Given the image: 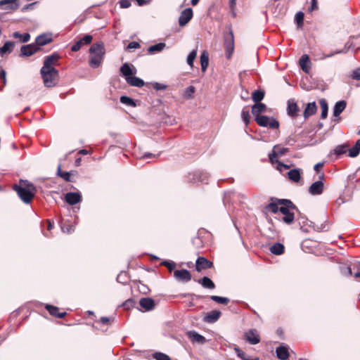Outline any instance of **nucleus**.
<instances>
[{
  "instance_id": "nucleus-1",
  "label": "nucleus",
  "mask_w": 360,
  "mask_h": 360,
  "mask_svg": "<svg viewBox=\"0 0 360 360\" xmlns=\"http://www.w3.org/2000/svg\"><path fill=\"white\" fill-rule=\"evenodd\" d=\"M13 189L19 198L27 204L31 202L36 193L35 186L27 180H21L20 185H15Z\"/></svg>"
},
{
  "instance_id": "nucleus-2",
  "label": "nucleus",
  "mask_w": 360,
  "mask_h": 360,
  "mask_svg": "<svg viewBox=\"0 0 360 360\" xmlns=\"http://www.w3.org/2000/svg\"><path fill=\"white\" fill-rule=\"evenodd\" d=\"M105 49L101 44H94L89 49L91 54L89 65L93 68H97L101 64L105 54Z\"/></svg>"
},
{
  "instance_id": "nucleus-3",
  "label": "nucleus",
  "mask_w": 360,
  "mask_h": 360,
  "mask_svg": "<svg viewBox=\"0 0 360 360\" xmlns=\"http://www.w3.org/2000/svg\"><path fill=\"white\" fill-rule=\"evenodd\" d=\"M20 8V0H0V21L8 20V15L13 13Z\"/></svg>"
},
{
  "instance_id": "nucleus-4",
  "label": "nucleus",
  "mask_w": 360,
  "mask_h": 360,
  "mask_svg": "<svg viewBox=\"0 0 360 360\" xmlns=\"http://www.w3.org/2000/svg\"><path fill=\"white\" fill-rule=\"evenodd\" d=\"M279 204L281 205L279 211L284 215L282 220L288 224H291L295 218L294 210H297L295 205L289 200H279Z\"/></svg>"
},
{
  "instance_id": "nucleus-5",
  "label": "nucleus",
  "mask_w": 360,
  "mask_h": 360,
  "mask_svg": "<svg viewBox=\"0 0 360 360\" xmlns=\"http://www.w3.org/2000/svg\"><path fill=\"white\" fill-rule=\"evenodd\" d=\"M44 84L46 87L51 88L57 85L59 79V72L56 69L40 70Z\"/></svg>"
},
{
  "instance_id": "nucleus-6",
  "label": "nucleus",
  "mask_w": 360,
  "mask_h": 360,
  "mask_svg": "<svg viewBox=\"0 0 360 360\" xmlns=\"http://www.w3.org/2000/svg\"><path fill=\"white\" fill-rule=\"evenodd\" d=\"M224 46L226 57L229 59L234 51V35L231 26H227L224 34Z\"/></svg>"
},
{
  "instance_id": "nucleus-7",
  "label": "nucleus",
  "mask_w": 360,
  "mask_h": 360,
  "mask_svg": "<svg viewBox=\"0 0 360 360\" xmlns=\"http://www.w3.org/2000/svg\"><path fill=\"white\" fill-rule=\"evenodd\" d=\"M255 121L260 127H269L272 129H276L279 127V123L276 119L269 117L266 115L255 117Z\"/></svg>"
},
{
  "instance_id": "nucleus-8",
  "label": "nucleus",
  "mask_w": 360,
  "mask_h": 360,
  "mask_svg": "<svg viewBox=\"0 0 360 360\" xmlns=\"http://www.w3.org/2000/svg\"><path fill=\"white\" fill-rule=\"evenodd\" d=\"M60 56L57 53H53L50 56H48L45 58L44 61V65L41 70L43 71L46 70L56 69L53 65L58 61Z\"/></svg>"
},
{
  "instance_id": "nucleus-9",
  "label": "nucleus",
  "mask_w": 360,
  "mask_h": 360,
  "mask_svg": "<svg viewBox=\"0 0 360 360\" xmlns=\"http://www.w3.org/2000/svg\"><path fill=\"white\" fill-rule=\"evenodd\" d=\"M174 277L179 282L187 283L191 280V274L187 269L176 270Z\"/></svg>"
},
{
  "instance_id": "nucleus-10",
  "label": "nucleus",
  "mask_w": 360,
  "mask_h": 360,
  "mask_svg": "<svg viewBox=\"0 0 360 360\" xmlns=\"http://www.w3.org/2000/svg\"><path fill=\"white\" fill-rule=\"evenodd\" d=\"M323 188L324 184L323 181L319 180L311 184L308 188V191L312 195H319L323 193Z\"/></svg>"
},
{
  "instance_id": "nucleus-11",
  "label": "nucleus",
  "mask_w": 360,
  "mask_h": 360,
  "mask_svg": "<svg viewBox=\"0 0 360 360\" xmlns=\"http://www.w3.org/2000/svg\"><path fill=\"white\" fill-rule=\"evenodd\" d=\"M53 34L51 32H44L37 37L35 43L38 46L46 45L52 41Z\"/></svg>"
},
{
  "instance_id": "nucleus-12",
  "label": "nucleus",
  "mask_w": 360,
  "mask_h": 360,
  "mask_svg": "<svg viewBox=\"0 0 360 360\" xmlns=\"http://www.w3.org/2000/svg\"><path fill=\"white\" fill-rule=\"evenodd\" d=\"M212 266L213 263L204 257H198L195 262L197 271H200L202 269H210Z\"/></svg>"
},
{
  "instance_id": "nucleus-13",
  "label": "nucleus",
  "mask_w": 360,
  "mask_h": 360,
  "mask_svg": "<svg viewBox=\"0 0 360 360\" xmlns=\"http://www.w3.org/2000/svg\"><path fill=\"white\" fill-rule=\"evenodd\" d=\"M40 49L38 47V46L35 44H31L25 46H22L21 47V56H30L33 55L34 53L39 51Z\"/></svg>"
},
{
  "instance_id": "nucleus-14",
  "label": "nucleus",
  "mask_w": 360,
  "mask_h": 360,
  "mask_svg": "<svg viewBox=\"0 0 360 360\" xmlns=\"http://www.w3.org/2000/svg\"><path fill=\"white\" fill-rule=\"evenodd\" d=\"M139 304L143 311H149L154 309L155 301L150 297H143L139 300Z\"/></svg>"
},
{
  "instance_id": "nucleus-15",
  "label": "nucleus",
  "mask_w": 360,
  "mask_h": 360,
  "mask_svg": "<svg viewBox=\"0 0 360 360\" xmlns=\"http://www.w3.org/2000/svg\"><path fill=\"white\" fill-rule=\"evenodd\" d=\"M92 39L91 35L86 34L72 46L71 51L74 52L78 51L81 49L82 46L90 44Z\"/></svg>"
},
{
  "instance_id": "nucleus-16",
  "label": "nucleus",
  "mask_w": 360,
  "mask_h": 360,
  "mask_svg": "<svg viewBox=\"0 0 360 360\" xmlns=\"http://www.w3.org/2000/svg\"><path fill=\"white\" fill-rule=\"evenodd\" d=\"M245 340L251 345H257L260 342V338L257 330L251 329L245 333Z\"/></svg>"
},
{
  "instance_id": "nucleus-17",
  "label": "nucleus",
  "mask_w": 360,
  "mask_h": 360,
  "mask_svg": "<svg viewBox=\"0 0 360 360\" xmlns=\"http://www.w3.org/2000/svg\"><path fill=\"white\" fill-rule=\"evenodd\" d=\"M65 201L71 205H76L81 202L82 197L79 193L69 192L65 195Z\"/></svg>"
},
{
  "instance_id": "nucleus-18",
  "label": "nucleus",
  "mask_w": 360,
  "mask_h": 360,
  "mask_svg": "<svg viewBox=\"0 0 360 360\" xmlns=\"http://www.w3.org/2000/svg\"><path fill=\"white\" fill-rule=\"evenodd\" d=\"M221 313L218 310H212L208 312L204 317L203 321L206 323H212L216 322L220 317Z\"/></svg>"
},
{
  "instance_id": "nucleus-19",
  "label": "nucleus",
  "mask_w": 360,
  "mask_h": 360,
  "mask_svg": "<svg viewBox=\"0 0 360 360\" xmlns=\"http://www.w3.org/2000/svg\"><path fill=\"white\" fill-rule=\"evenodd\" d=\"M187 335L188 338L193 342L204 344L206 342L205 338L195 330L188 331L187 333Z\"/></svg>"
},
{
  "instance_id": "nucleus-20",
  "label": "nucleus",
  "mask_w": 360,
  "mask_h": 360,
  "mask_svg": "<svg viewBox=\"0 0 360 360\" xmlns=\"http://www.w3.org/2000/svg\"><path fill=\"white\" fill-rule=\"evenodd\" d=\"M192 180L193 182L207 183L209 179V174L204 171H198L193 174Z\"/></svg>"
},
{
  "instance_id": "nucleus-21",
  "label": "nucleus",
  "mask_w": 360,
  "mask_h": 360,
  "mask_svg": "<svg viewBox=\"0 0 360 360\" xmlns=\"http://www.w3.org/2000/svg\"><path fill=\"white\" fill-rule=\"evenodd\" d=\"M193 15V11L191 8H187L181 11L179 22H188Z\"/></svg>"
},
{
  "instance_id": "nucleus-22",
  "label": "nucleus",
  "mask_w": 360,
  "mask_h": 360,
  "mask_svg": "<svg viewBox=\"0 0 360 360\" xmlns=\"http://www.w3.org/2000/svg\"><path fill=\"white\" fill-rule=\"evenodd\" d=\"M299 64L304 72L308 73L309 72L311 69V63L307 54L302 55L299 60Z\"/></svg>"
},
{
  "instance_id": "nucleus-23",
  "label": "nucleus",
  "mask_w": 360,
  "mask_h": 360,
  "mask_svg": "<svg viewBox=\"0 0 360 360\" xmlns=\"http://www.w3.org/2000/svg\"><path fill=\"white\" fill-rule=\"evenodd\" d=\"M266 105L262 103H256L252 107V113L255 117L261 115L260 114L266 112Z\"/></svg>"
},
{
  "instance_id": "nucleus-24",
  "label": "nucleus",
  "mask_w": 360,
  "mask_h": 360,
  "mask_svg": "<svg viewBox=\"0 0 360 360\" xmlns=\"http://www.w3.org/2000/svg\"><path fill=\"white\" fill-rule=\"evenodd\" d=\"M45 308L46 309H47V311L49 312V314L53 316H55V317H57V318H63L65 314H66V312H60L59 313L58 312V307H55V306H53V305H51V304H46L45 305Z\"/></svg>"
},
{
  "instance_id": "nucleus-25",
  "label": "nucleus",
  "mask_w": 360,
  "mask_h": 360,
  "mask_svg": "<svg viewBox=\"0 0 360 360\" xmlns=\"http://www.w3.org/2000/svg\"><path fill=\"white\" fill-rule=\"evenodd\" d=\"M347 102L344 100L337 102L333 108V115L337 117L345 110Z\"/></svg>"
},
{
  "instance_id": "nucleus-26",
  "label": "nucleus",
  "mask_w": 360,
  "mask_h": 360,
  "mask_svg": "<svg viewBox=\"0 0 360 360\" xmlns=\"http://www.w3.org/2000/svg\"><path fill=\"white\" fill-rule=\"evenodd\" d=\"M15 44V42L11 41L5 42V44L0 48V56H4L5 54L11 53Z\"/></svg>"
},
{
  "instance_id": "nucleus-27",
  "label": "nucleus",
  "mask_w": 360,
  "mask_h": 360,
  "mask_svg": "<svg viewBox=\"0 0 360 360\" xmlns=\"http://www.w3.org/2000/svg\"><path fill=\"white\" fill-rule=\"evenodd\" d=\"M120 70L122 75L124 77L126 81L127 77H130L136 73V71L134 72L131 68L130 65L127 63H124L121 66Z\"/></svg>"
},
{
  "instance_id": "nucleus-28",
  "label": "nucleus",
  "mask_w": 360,
  "mask_h": 360,
  "mask_svg": "<svg viewBox=\"0 0 360 360\" xmlns=\"http://www.w3.org/2000/svg\"><path fill=\"white\" fill-rule=\"evenodd\" d=\"M276 353L277 357L281 360H286L289 357L288 349L286 347L280 346L276 348Z\"/></svg>"
},
{
  "instance_id": "nucleus-29",
  "label": "nucleus",
  "mask_w": 360,
  "mask_h": 360,
  "mask_svg": "<svg viewBox=\"0 0 360 360\" xmlns=\"http://www.w3.org/2000/svg\"><path fill=\"white\" fill-rule=\"evenodd\" d=\"M317 110V107L315 102H311L307 103L305 110L304 111V117L305 118L309 117V116L313 115L316 113Z\"/></svg>"
},
{
  "instance_id": "nucleus-30",
  "label": "nucleus",
  "mask_w": 360,
  "mask_h": 360,
  "mask_svg": "<svg viewBox=\"0 0 360 360\" xmlns=\"http://www.w3.org/2000/svg\"><path fill=\"white\" fill-rule=\"evenodd\" d=\"M288 114L291 117H295L298 111V107L294 100L290 99L288 101Z\"/></svg>"
},
{
  "instance_id": "nucleus-31",
  "label": "nucleus",
  "mask_w": 360,
  "mask_h": 360,
  "mask_svg": "<svg viewBox=\"0 0 360 360\" xmlns=\"http://www.w3.org/2000/svg\"><path fill=\"white\" fill-rule=\"evenodd\" d=\"M126 82L131 86L141 87L144 85V82L143 79L134 76L127 77Z\"/></svg>"
},
{
  "instance_id": "nucleus-32",
  "label": "nucleus",
  "mask_w": 360,
  "mask_h": 360,
  "mask_svg": "<svg viewBox=\"0 0 360 360\" xmlns=\"http://www.w3.org/2000/svg\"><path fill=\"white\" fill-rule=\"evenodd\" d=\"M198 283L205 288L214 289L215 285L213 281L208 277L204 276L198 281Z\"/></svg>"
},
{
  "instance_id": "nucleus-33",
  "label": "nucleus",
  "mask_w": 360,
  "mask_h": 360,
  "mask_svg": "<svg viewBox=\"0 0 360 360\" xmlns=\"http://www.w3.org/2000/svg\"><path fill=\"white\" fill-rule=\"evenodd\" d=\"M270 251L274 255H281L284 252V246L280 243H276L270 248Z\"/></svg>"
},
{
  "instance_id": "nucleus-34",
  "label": "nucleus",
  "mask_w": 360,
  "mask_h": 360,
  "mask_svg": "<svg viewBox=\"0 0 360 360\" xmlns=\"http://www.w3.org/2000/svg\"><path fill=\"white\" fill-rule=\"evenodd\" d=\"M288 178L294 182H298L300 179V170L299 169H293L288 172Z\"/></svg>"
},
{
  "instance_id": "nucleus-35",
  "label": "nucleus",
  "mask_w": 360,
  "mask_h": 360,
  "mask_svg": "<svg viewBox=\"0 0 360 360\" xmlns=\"http://www.w3.org/2000/svg\"><path fill=\"white\" fill-rule=\"evenodd\" d=\"M209 64V57L208 54L204 51L200 55V65H201V69L203 72H205Z\"/></svg>"
},
{
  "instance_id": "nucleus-36",
  "label": "nucleus",
  "mask_w": 360,
  "mask_h": 360,
  "mask_svg": "<svg viewBox=\"0 0 360 360\" xmlns=\"http://www.w3.org/2000/svg\"><path fill=\"white\" fill-rule=\"evenodd\" d=\"M360 153V139H358L354 146L349 150V156L351 158L356 157Z\"/></svg>"
},
{
  "instance_id": "nucleus-37",
  "label": "nucleus",
  "mask_w": 360,
  "mask_h": 360,
  "mask_svg": "<svg viewBox=\"0 0 360 360\" xmlns=\"http://www.w3.org/2000/svg\"><path fill=\"white\" fill-rule=\"evenodd\" d=\"M166 46V44L163 42H160L158 44H156L155 45L150 46L148 49V51L150 53H155L157 52L162 51Z\"/></svg>"
},
{
  "instance_id": "nucleus-38",
  "label": "nucleus",
  "mask_w": 360,
  "mask_h": 360,
  "mask_svg": "<svg viewBox=\"0 0 360 360\" xmlns=\"http://www.w3.org/2000/svg\"><path fill=\"white\" fill-rule=\"evenodd\" d=\"M348 150V146L347 144H341L337 146L330 153V154H335L337 155H343Z\"/></svg>"
},
{
  "instance_id": "nucleus-39",
  "label": "nucleus",
  "mask_w": 360,
  "mask_h": 360,
  "mask_svg": "<svg viewBox=\"0 0 360 360\" xmlns=\"http://www.w3.org/2000/svg\"><path fill=\"white\" fill-rule=\"evenodd\" d=\"M13 37L15 39H18L20 40V41H21L22 43L27 42L30 39V35L29 33L20 34L18 32H13Z\"/></svg>"
},
{
  "instance_id": "nucleus-40",
  "label": "nucleus",
  "mask_w": 360,
  "mask_h": 360,
  "mask_svg": "<svg viewBox=\"0 0 360 360\" xmlns=\"http://www.w3.org/2000/svg\"><path fill=\"white\" fill-rule=\"evenodd\" d=\"M264 97V92L262 90H257L252 93V98L255 103H259Z\"/></svg>"
},
{
  "instance_id": "nucleus-41",
  "label": "nucleus",
  "mask_w": 360,
  "mask_h": 360,
  "mask_svg": "<svg viewBox=\"0 0 360 360\" xmlns=\"http://www.w3.org/2000/svg\"><path fill=\"white\" fill-rule=\"evenodd\" d=\"M320 105H321V118L326 119L327 117L328 110L327 102L326 101L325 99H321L320 101Z\"/></svg>"
},
{
  "instance_id": "nucleus-42",
  "label": "nucleus",
  "mask_w": 360,
  "mask_h": 360,
  "mask_svg": "<svg viewBox=\"0 0 360 360\" xmlns=\"http://www.w3.org/2000/svg\"><path fill=\"white\" fill-rule=\"evenodd\" d=\"M195 88L193 86H189L184 91L183 96L186 99H191L193 97Z\"/></svg>"
},
{
  "instance_id": "nucleus-43",
  "label": "nucleus",
  "mask_w": 360,
  "mask_h": 360,
  "mask_svg": "<svg viewBox=\"0 0 360 360\" xmlns=\"http://www.w3.org/2000/svg\"><path fill=\"white\" fill-rule=\"evenodd\" d=\"M120 102L124 105H127L128 106L135 107L136 103L135 101L131 98L129 96H122L120 97Z\"/></svg>"
},
{
  "instance_id": "nucleus-44",
  "label": "nucleus",
  "mask_w": 360,
  "mask_h": 360,
  "mask_svg": "<svg viewBox=\"0 0 360 360\" xmlns=\"http://www.w3.org/2000/svg\"><path fill=\"white\" fill-rule=\"evenodd\" d=\"M279 205L281 206V204H279V200H278L277 202H271L269 203L266 207V210L267 211L271 212L273 213H276L279 210Z\"/></svg>"
},
{
  "instance_id": "nucleus-45",
  "label": "nucleus",
  "mask_w": 360,
  "mask_h": 360,
  "mask_svg": "<svg viewBox=\"0 0 360 360\" xmlns=\"http://www.w3.org/2000/svg\"><path fill=\"white\" fill-rule=\"evenodd\" d=\"M210 299L217 303L221 304H227L229 302V299L224 297H220L217 295H212L210 296Z\"/></svg>"
},
{
  "instance_id": "nucleus-46",
  "label": "nucleus",
  "mask_w": 360,
  "mask_h": 360,
  "mask_svg": "<svg viewBox=\"0 0 360 360\" xmlns=\"http://www.w3.org/2000/svg\"><path fill=\"white\" fill-rule=\"evenodd\" d=\"M57 174L66 181H70V173L68 172H62L60 165H58Z\"/></svg>"
},
{
  "instance_id": "nucleus-47",
  "label": "nucleus",
  "mask_w": 360,
  "mask_h": 360,
  "mask_svg": "<svg viewBox=\"0 0 360 360\" xmlns=\"http://www.w3.org/2000/svg\"><path fill=\"white\" fill-rule=\"evenodd\" d=\"M272 150H274V153H275L277 155L278 157H281L289 151L288 148H281L279 146H275Z\"/></svg>"
},
{
  "instance_id": "nucleus-48",
  "label": "nucleus",
  "mask_w": 360,
  "mask_h": 360,
  "mask_svg": "<svg viewBox=\"0 0 360 360\" xmlns=\"http://www.w3.org/2000/svg\"><path fill=\"white\" fill-rule=\"evenodd\" d=\"M197 56V50H193L188 56L186 61L188 65L191 67H193V62Z\"/></svg>"
},
{
  "instance_id": "nucleus-49",
  "label": "nucleus",
  "mask_w": 360,
  "mask_h": 360,
  "mask_svg": "<svg viewBox=\"0 0 360 360\" xmlns=\"http://www.w3.org/2000/svg\"><path fill=\"white\" fill-rule=\"evenodd\" d=\"M345 53V51L344 50H337L334 52H331L329 54H324V53H321L318 58L317 59L318 60H324L326 58H330V57H333L334 55L335 54H338V53Z\"/></svg>"
},
{
  "instance_id": "nucleus-50",
  "label": "nucleus",
  "mask_w": 360,
  "mask_h": 360,
  "mask_svg": "<svg viewBox=\"0 0 360 360\" xmlns=\"http://www.w3.org/2000/svg\"><path fill=\"white\" fill-rule=\"evenodd\" d=\"M153 358L156 360H171L170 357L162 352H155L153 354Z\"/></svg>"
},
{
  "instance_id": "nucleus-51",
  "label": "nucleus",
  "mask_w": 360,
  "mask_h": 360,
  "mask_svg": "<svg viewBox=\"0 0 360 360\" xmlns=\"http://www.w3.org/2000/svg\"><path fill=\"white\" fill-rule=\"evenodd\" d=\"M161 264L167 267V269H169V271H173L176 267V264L173 261L165 260L161 262Z\"/></svg>"
},
{
  "instance_id": "nucleus-52",
  "label": "nucleus",
  "mask_w": 360,
  "mask_h": 360,
  "mask_svg": "<svg viewBox=\"0 0 360 360\" xmlns=\"http://www.w3.org/2000/svg\"><path fill=\"white\" fill-rule=\"evenodd\" d=\"M235 351L237 354V356L243 360H258L257 358L255 359H250L248 358L246 356H247L246 354L239 348H235Z\"/></svg>"
},
{
  "instance_id": "nucleus-53",
  "label": "nucleus",
  "mask_w": 360,
  "mask_h": 360,
  "mask_svg": "<svg viewBox=\"0 0 360 360\" xmlns=\"http://www.w3.org/2000/svg\"><path fill=\"white\" fill-rule=\"evenodd\" d=\"M241 118L246 125L248 124L250 119L249 111L243 110L241 112Z\"/></svg>"
},
{
  "instance_id": "nucleus-54",
  "label": "nucleus",
  "mask_w": 360,
  "mask_h": 360,
  "mask_svg": "<svg viewBox=\"0 0 360 360\" xmlns=\"http://www.w3.org/2000/svg\"><path fill=\"white\" fill-rule=\"evenodd\" d=\"M117 282L119 283H123V284H125L127 283L128 281H127V274L125 272H122L120 273L117 276Z\"/></svg>"
},
{
  "instance_id": "nucleus-55",
  "label": "nucleus",
  "mask_w": 360,
  "mask_h": 360,
  "mask_svg": "<svg viewBox=\"0 0 360 360\" xmlns=\"http://www.w3.org/2000/svg\"><path fill=\"white\" fill-rule=\"evenodd\" d=\"M269 160L270 162L272 163V164H275L276 163L277 165L278 164V162H280L278 160V156L277 155L274 153V150H272L271 153L269 154Z\"/></svg>"
},
{
  "instance_id": "nucleus-56",
  "label": "nucleus",
  "mask_w": 360,
  "mask_h": 360,
  "mask_svg": "<svg viewBox=\"0 0 360 360\" xmlns=\"http://www.w3.org/2000/svg\"><path fill=\"white\" fill-rule=\"evenodd\" d=\"M304 18V14L302 11H299L296 13L295 16V22H303Z\"/></svg>"
},
{
  "instance_id": "nucleus-57",
  "label": "nucleus",
  "mask_w": 360,
  "mask_h": 360,
  "mask_svg": "<svg viewBox=\"0 0 360 360\" xmlns=\"http://www.w3.org/2000/svg\"><path fill=\"white\" fill-rule=\"evenodd\" d=\"M351 77L353 79L360 80V68L354 69L352 72Z\"/></svg>"
},
{
  "instance_id": "nucleus-58",
  "label": "nucleus",
  "mask_w": 360,
  "mask_h": 360,
  "mask_svg": "<svg viewBox=\"0 0 360 360\" xmlns=\"http://www.w3.org/2000/svg\"><path fill=\"white\" fill-rule=\"evenodd\" d=\"M153 86L157 91L165 90L167 89V86L165 84L158 82H154L153 84Z\"/></svg>"
},
{
  "instance_id": "nucleus-59",
  "label": "nucleus",
  "mask_w": 360,
  "mask_h": 360,
  "mask_svg": "<svg viewBox=\"0 0 360 360\" xmlns=\"http://www.w3.org/2000/svg\"><path fill=\"white\" fill-rule=\"evenodd\" d=\"M62 230L64 233H71L74 231V226L71 225H64L62 226Z\"/></svg>"
},
{
  "instance_id": "nucleus-60",
  "label": "nucleus",
  "mask_w": 360,
  "mask_h": 360,
  "mask_svg": "<svg viewBox=\"0 0 360 360\" xmlns=\"http://www.w3.org/2000/svg\"><path fill=\"white\" fill-rule=\"evenodd\" d=\"M119 4L122 8H127L131 6V1L129 0H120Z\"/></svg>"
},
{
  "instance_id": "nucleus-61",
  "label": "nucleus",
  "mask_w": 360,
  "mask_h": 360,
  "mask_svg": "<svg viewBox=\"0 0 360 360\" xmlns=\"http://www.w3.org/2000/svg\"><path fill=\"white\" fill-rule=\"evenodd\" d=\"M140 47V44L139 43L136 42V41H131L130 42L127 46V49H138Z\"/></svg>"
},
{
  "instance_id": "nucleus-62",
  "label": "nucleus",
  "mask_w": 360,
  "mask_h": 360,
  "mask_svg": "<svg viewBox=\"0 0 360 360\" xmlns=\"http://www.w3.org/2000/svg\"><path fill=\"white\" fill-rule=\"evenodd\" d=\"M290 167L287 165H285L282 163L281 162H279L278 165L276 166V169L282 172L284 169H288Z\"/></svg>"
},
{
  "instance_id": "nucleus-63",
  "label": "nucleus",
  "mask_w": 360,
  "mask_h": 360,
  "mask_svg": "<svg viewBox=\"0 0 360 360\" xmlns=\"http://www.w3.org/2000/svg\"><path fill=\"white\" fill-rule=\"evenodd\" d=\"M36 4L37 2L26 4L22 8L21 11L22 12H26L30 9H32Z\"/></svg>"
},
{
  "instance_id": "nucleus-64",
  "label": "nucleus",
  "mask_w": 360,
  "mask_h": 360,
  "mask_svg": "<svg viewBox=\"0 0 360 360\" xmlns=\"http://www.w3.org/2000/svg\"><path fill=\"white\" fill-rule=\"evenodd\" d=\"M0 79L4 84H6V72L4 69H1L0 71Z\"/></svg>"
}]
</instances>
